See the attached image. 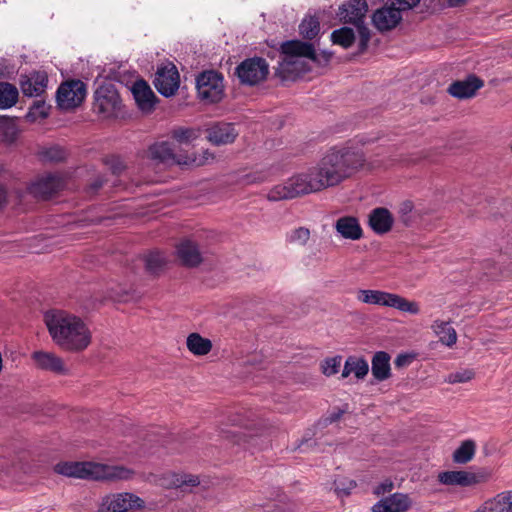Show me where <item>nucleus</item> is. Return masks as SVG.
I'll return each instance as SVG.
<instances>
[{
  "mask_svg": "<svg viewBox=\"0 0 512 512\" xmlns=\"http://www.w3.org/2000/svg\"><path fill=\"white\" fill-rule=\"evenodd\" d=\"M18 89L7 82H0V109L14 106L18 100Z\"/></svg>",
  "mask_w": 512,
  "mask_h": 512,
  "instance_id": "nucleus-31",
  "label": "nucleus"
},
{
  "mask_svg": "<svg viewBox=\"0 0 512 512\" xmlns=\"http://www.w3.org/2000/svg\"><path fill=\"white\" fill-rule=\"evenodd\" d=\"M320 31V23L316 17L307 16L299 25L300 34L309 40L314 39Z\"/></svg>",
  "mask_w": 512,
  "mask_h": 512,
  "instance_id": "nucleus-33",
  "label": "nucleus"
},
{
  "mask_svg": "<svg viewBox=\"0 0 512 512\" xmlns=\"http://www.w3.org/2000/svg\"><path fill=\"white\" fill-rule=\"evenodd\" d=\"M86 97V86L80 80L62 83L56 94L57 105L62 110H72L78 107Z\"/></svg>",
  "mask_w": 512,
  "mask_h": 512,
  "instance_id": "nucleus-12",
  "label": "nucleus"
},
{
  "mask_svg": "<svg viewBox=\"0 0 512 512\" xmlns=\"http://www.w3.org/2000/svg\"><path fill=\"white\" fill-rule=\"evenodd\" d=\"M335 230L345 239L358 240L362 237V229L355 217L343 216L335 222Z\"/></svg>",
  "mask_w": 512,
  "mask_h": 512,
  "instance_id": "nucleus-24",
  "label": "nucleus"
},
{
  "mask_svg": "<svg viewBox=\"0 0 512 512\" xmlns=\"http://www.w3.org/2000/svg\"><path fill=\"white\" fill-rule=\"evenodd\" d=\"M310 238V231L305 227H299L297 229L292 230L287 235V240L290 243L305 245Z\"/></svg>",
  "mask_w": 512,
  "mask_h": 512,
  "instance_id": "nucleus-38",
  "label": "nucleus"
},
{
  "mask_svg": "<svg viewBox=\"0 0 512 512\" xmlns=\"http://www.w3.org/2000/svg\"><path fill=\"white\" fill-rule=\"evenodd\" d=\"M187 349L195 356H205L212 350L210 339L202 337L199 333H191L186 339Z\"/></svg>",
  "mask_w": 512,
  "mask_h": 512,
  "instance_id": "nucleus-27",
  "label": "nucleus"
},
{
  "mask_svg": "<svg viewBox=\"0 0 512 512\" xmlns=\"http://www.w3.org/2000/svg\"><path fill=\"white\" fill-rule=\"evenodd\" d=\"M93 108L103 118L117 115L121 108V100L113 83L104 82L97 87L94 93Z\"/></svg>",
  "mask_w": 512,
  "mask_h": 512,
  "instance_id": "nucleus-9",
  "label": "nucleus"
},
{
  "mask_svg": "<svg viewBox=\"0 0 512 512\" xmlns=\"http://www.w3.org/2000/svg\"><path fill=\"white\" fill-rule=\"evenodd\" d=\"M180 262L188 267H195L202 262V253L198 245L191 239H184L176 247Z\"/></svg>",
  "mask_w": 512,
  "mask_h": 512,
  "instance_id": "nucleus-22",
  "label": "nucleus"
},
{
  "mask_svg": "<svg viewBox=\"0 0 512 512\" xmlns=\"http://www.w3.org/2000/svg\"><path fill=\"white\" fill-rule=\"evenodd\" d=\"M316 59L315 50L310 43L299 40L283 42L281 45V61L276 74L283 80L294 79L310 69L309 61Z\"/></svg>",
  "mask_w": 512,
  "mask_h": 512,
  "instance_id": "nucleus-3",
  "label": "nucleus"
},
{
  "mask_svg": "<svg viewBox=\"0 0 512 512\" xmlns=\"http://www.w3.org/2000/svg\"><path fill=\"white\" fill-rule=\"evenodd\" d=\"M483 86V81L478 77L471 75L464 80L453 82L448 92L455 98L466 99L473 97L477 90Z\"/></svg>",
  "mask_w": 512,
  "mask_h": 512,
  "instance_id": "nucleus-21",
  "label": "nucleus"
},
{
  "mask_svg": "<svg viewBox=\"0 0 512 512\" xmlns=\"http://www.w3.org/2000/svg\"><path fill=\"white\" fill-rule=\"evenodd\" d=\"M392 488H393V483L389 480H386L375 488L374 493L376 495H381L386 492H390L392 490Z\"/></svg>",
  "mask_w": 512,
  "mask_h": 512,
  "instance_id": "nucleus-46",
  "label": "nucleus"
},
{
  "mask_svg": "<svg viewBox=\"0 0 512 512\" xmlns=\"http://www.w3.org/2000/svg\"><path fill=\"white\" fill-rule=\"evenodd\" d=\"M164 263V257L159 252L150 253L146 257V267L153 273H156L164 265Z\"/></svg>",
  "mask_w": 512,
  "mask_h": 512,
  "instance_id": "nucleus-41",
  "label": "nucleus"
},
{
  "mask_svg": "<svg viewBox=\"0 0 512 512\" xmlns=\"http://www.w3.org/2000/svg\"><path fill=\"white\" fill-rule=\"evenodd\" d=\"M334 485H335V492L339 496H347L356 487V482L351 479L342 478V479L335 480Z\"/></svg>",
  "mask_w": 512,
  "mask_h": 512,
  "instance_id": "nucleus-40",
  "label": "nucleus"
},
{
  "mask_svg": "<svg viewBox=\"0 0 512 512\" xmlns=\"http://www.w3.org/2000/svg\"><path fill=\"white\" fill-rule=\"evenodd\" d=\"M130 90L141 111L150 112L153 110L156 96L146 81L142 79L135 81Z\"/></svg>",
  "mask_w": 512,
  "mask_h": 512,
  "instance_id": "nucleus-18",
  "label": "nucleus"
},
{
  "mask_svg": "<svg viewBox=\"0 0 512 512\" xmlns=\"http://www.w3.org/2000/svg\"><path fill=\"white\" fill-rule=\"evenodd\" d=\"M199 483L196 477L183 476L176 473H167L159 479V485L164 488H179L184 485L195 486Z\"/></svg>",
  "mask_w": 512,
  "mask_h": 512,
  "instance_id": "nucleus-30",
  "label": "nucleus"
},
{
  "mask_svg": "<svg viewBox=\"0 0 512 512\" xmlns=\"http://www.w3.org/2000/svg\"><path fill=\"white\" fill-rule=\"evenodd\" d=\"M420 0H389V4L377 9L372 22L379 31H389L402 20V12L415 7Z\"/></svg>",
  "mask_w": 512,
  "mask_h": 512,
  "instance_id": "nucleus-8",
  "label": "nucleus"
},
{
  "mask_svg": "<svg viewBox=\"0 0 512 512\" xmlns=\"http://www.w3.org/2000/svg\"><path fill=\"white\" fill-rule=\"evenodd\" d=\"M49 106L43 101H36L29 109L27 113V119L31 122H35L44 119L49 114Z\"/></svg>",
  "mask_w": 512,
  "mask_h": 512,
  "instance_id": "nucleus-36",
  "label": "nucleus"
},
{
  "mask_svg": "<svg viewBox=\"0 0 512 512\" xmlns=\"http://www.w3.org/2000/svg\"><path fill=\"white\" fill-rule=\"evenodd\" d=\"M65 185L64 178L59 174L47 173L36 178L28 187L29 193L35 198L48 199L59 192Z\"/></svg>",
  "mask_w": 512,
  "mask_h": 512,
  "instance_id": "nucleus-14",
  "label": "nucleus"
},
{
  "mask_svg": "<svg viewBox=\"0 0 512 512\" xmlns=\"http://www.w3.org/2000/svg\"><path fill=\"white\" fill-rule=\"evenodd\" d=\"M47 82L48 77L45 72H34L21 78L20 87L26 96H39L45 91Z\"/></svg>",
  "mask_w": 512,
  "mask_h": 512,
  "instance_id": "nucleus-23",
  "label": "nucleus"
},
{
  "mask_svg": "<svg viewBox=\"0 0 512 512\" xmlns=\"http://www.w3.org/2000/svg\"><path fill=\"white\" fill-rule=\"evenodd\" d=\"M369 371L368 362L363 358L350 356L346 359L342 371V377L346 378L350 374H354L356 378L363 379Z\"/></svg>",
  "mask_w": 512,
  "mask_h": 512,
  "instance_id": "nucleus-28",
  "label": "nucleus"
},
{
  "mask_svg": "<svg viewBox=\"0 0 512 512\" xmlns=\"http://www.w3.org/2000/svg\"><path fill=\"white\" fill-rule=\"evenodd\" d=\"M1 3H5V0H0V4H1Z\"/></svg>",
  "mask_w": 512,
  "mask_h": 512,
  "instance_id": "nucleus-53",
  "label": "nucleus"
},
{
  "mask_svg": "<svg viewBox=\"0 0 512 512\" xmlns=\"http://www.w3.org/2000/svg\"><path fill=\"white\" fill-rule=\"evenodd\" d=\"M238 132L231 123H216L207 129V139L214 145H226L234 142Z\"/></svg>",
  "mask_w": 512,
  "mask_h": 512,
  "instance_id": "nucleus-20",
  "label": "nucleus"
},
{
  "mask_svg": "<svg viewBox=\"0 0 512 512\" xmlns=\"http://www.w3.org/2000/svg\"><path fill=\"white\" fill-rule=\"evenodd\" d=\"M475 443L472 440L464 441L454 452L453 460L456 463L464 464L469 462L475 454Z\"/></svg>",
  "mask_w": 512,
  "mask_h": 512,
  "instance_id": "nucleus-34",
  "label": "nucleus"
},
{
  "mask_svg": "<svg viewBox=\"0 0 512 512\" xmlns=\"http://www.w3.org/2000/svg\"><path fill=\"white\" fill-rule=\"evenodd\" d=\"M407 362V357L406 356H403V355H399L396 360H395V364L396 366H402L404 365L405 363Z\"/></svg>",
  "mask_w": 512,
  "mask_h": 512,
  "instance_id": "nucleus-48",
  "label": "nucleus"
},
{
  "mask_svg": "<svg viewBox=\"0 0 512 512\" xmlns=\"http://www.w3.org/2000/svg\"><path fill=\"white\" fill-rule=\"evenodd\" d=\"M179 84V73L174 64L168 63L157 69L154 85L161 95L165 97L174 95Z\"/></svg>",
  "mask_w": 512,
  "mask_h": 512,
  "instance_id": "nucleus-15",
  "label": "nucleus"
},
{
  "mask_svg": "<svg viewBox=\"0 0 512 512\" xmlns=\"http://www.w3.org/2000/svg\"><path fill=\"white\" fill-rule=\"evenodd\" d=\"M6 190L3 187H0V208L6 203Z\"/></svg>",
  "mask_w": 512,
  "mask_h": 512,
  "instance_id": "nucleus-47",
  "label": "nucleus"
},
{
  "mask_svg": "<svg viewBox=\"0 0 512 512\" xmlns=\"http://www.w3.org/2000/svg\"><path fill=\"white\" fill-rule=\"evenodd\" d=\"M268 174L265 171H257L246 175L245 182L248 184L261 183L267 180Z\"/></svg>",
  "mask_w": 512,
  "mask_h": 512,
  "instance_id": "nucleus-45",
  "label": "nucleus"
},
{
  "mask_svg": "<svg viewBox=\"0 0 512 512\" xmlns=\"http://www.w3.org/2000/svg\"><path fill=\"white\" fill-rule=\"evenodd\" d=\"M465 2H466V0H448V4L451 7L459 6L461 4H464Z\"/></svg>",
  "mask_w": 512,
  "mask_h": 512,
  "instance_id": "nucleus-49",
  "label": "nucleus"
},
{
  "mask_svg": "<svg viewBox=\"0 0 512 512\" xmlns=\"http://www.w3.org/2000/svg\"><path fill=\"white\" fill-rule=\"evenodd\" d=\"M236 73L241 83L253 86L267 78L269 65L261 57L248 58L237 66Z\"/></svg>",
  "mask_w": 512,
  "mask_h": 512,
  "instance_id": "nucleus-11",
  "label": "nucleus"
},
{
  "mask_svg": "<svg viewBox=\"0 0 512 512\" xmlns=\"http://www.w3.org/2000/svg\"><path fill=\"white\" fill-rule=\"evenodd\" d=\"M356 299L362 304L376 305L397 309L400 312L417 315L420 313L418 302L383 290L359 289L356 291Z\"/></svg>",
  "mask_w": 512,
  "mask_h": 512,
  "instance_id": "nucleus-5",
  "label": "nucleus"
},
{
  "mask_svg": "<svg viewBox=\"0 0 512 512\" xmlns=\"http://www.w3.org/2000/svg\"><path fill=\"white\" fill-rule=\"evenodd\" d=\"M411 505L412 501L407 494L394 493L374 504L372 512H406Z\"/></svg>",
  "mask_w": 512,
  "mask_h": 512,
  "instance_id": "nucleus-19",
  "label": "nucleus"
},
{
  "mask_svg": "<svg viewBox=\"0 0 512 512\" xmlns=\"http://www.w3.org/2000/svg\"><path fill=\"white\" fill-rule=\"evenodd\" d=\"M143 500L131 493L111 494L103 498L98 512H127L132 508H140Z\"/></svg>",
  "mask_w": 512,
  "mask_h": 512,
  "instance_id": "nucleus-16",
  "label": "nucleus"
},
{
  "mask_svg": "<svg viewBox=\"0 0 512 512\" xmlns=\"http://www.w3.org/2000/svg\"><path fill=\"white\" fill-rule=\"evenodd\" d=\"M432 329L442 344L451 347L456 343L457 333L448 322L436 320L432 324Z\"/></svg>",
  "mask_w": 512,
  "mask_h": 512,
  "instance_id": "nucleus-29",
  "label": "nucleus"
},
{
  "mask_svg": "<svg viewBox=\"0 0 512 512\" xmlns=\"http://www.w3.org/2000/svg\"><path fill=\"white\" fill-rule=\"evenodd\" d=\"M501 510L503 512H512V491L497 495Z\"/></svg>",
  "mask_w": 512,
  "mask_h": 512,
  "instance_id": "nucleus-44",
  "label": "nucleus"
},
{
  "mask_svg": "<svg viewBox=\"0 0 512 512\" xmlns=\"http://www.w3.org/2000/svg\"><path fill=\"white\" fill-rule=\"evenodd\" d=\"M475 512H503L498 497L485 501Z\"/></svg>",
  "mask_w": 512,
  "mask_h": 512,
  "instance_id": "nucleus-43",
  "label": "nucleus"
},
{
  "mask_svg": "<svg viewBox=\"0 0 512 512\" xmlns=\"http://www.w3.org/2000/svg\"><path fill=\"white\" fill-rule=\"evenodd\" d=\"M198 136V131L191 128H177L171 132V137L179 144H189Z\"/></svg>",
  "mask_w": 512,
  "mask_h": 512,
  "instance_id": "nucleus-35",
  "label": "nucleus"
},
{
  "mask_svg": "<svg viewBox=\"0 0 512 512\" xmlns=\"http://www.w3.org/2000/svg\"><path fill=\"white\" fill-rule=\"evenodd\" d=\"M44 321L54 343L65 351L81 352L91 343L90 328L75 314L50 310L44 314Z\"/></svg>",
  "mask_w": 512,
  "mask_h": 512,
  "instance_id": "nucleus-2",
  "label": "nucleus"
},
{
  "mask_svg": "<svg viewBox=\"0 0 512 512\" xmlns=\"http://www.w3.org/2000/svg\"><path fill=\"white\" fill-rule=\"evenodd\" d=\"M357 142L360 143L361 145H365L366 143H368V140L365 137H357Z\"/></svg>",
  "mask_w": 512,
  "mask_h": 512,
  "instance_id": "nucleus-50",
  "label": "nucleus"
},
{
  "mask_svg": "<svg viewBox=\"0 0 512 512\" xmlns=\"http://www.w3.org/2000/svg\"><path fill=\"white\" fill-rule=\"evenodd\" d=\"M41 157L45 161L59 162L65 159L66 151L60 146H52L41 151Z\"/></svg>",
  "mask_w": 512,
  "mask_h": 512,
  "instance_id": "nucleus-37",
  "label": "nucleus"
},
{
  "mask_svg": "<svg viewBox=\"0 0 512 512\" xmlns=\"http://www.w3.org/2000/svg\"><path fill=\"white\" fill-rule=\"evenodd\" d=\"M473 377L474 372L470 369H465L449 374L446 378V382L450 384L464 383L470 381Z\"/></svg>",
  "mask_w": 512,
  "mask_h": 512,
  "instance_id": "nucleus-42",
  "label": "nucleus"
},
{
  "mask_svg": "<svg viewBox=\"0 0 512 512\" xmlns=\"http://www.w3.org/2000/svg\"><path fill=\"white\" fill-rule=\"evenodd\" d=\"M342 358L335 356L325 359L321 364V369L324 375L332 376L335 375L341 367Z\"/></svg>",
  "mask_w": 512,
  "mask_h": 512,
  "instance_id": "nucleus-39",
  "label": "nucleus"
},
{
  "mask_svg": "<svg viewBox=\"0 0 512 512\" xmlns=\"http://www.w3.org/2000/svg\"><path fill=\"white\" fill-rule=\"evenodd\" d=\"M149 158L157 164L180 166L196 165L201 166L213 160V155L205 151L201 157L189 156L177 153L173 148V144L169 141H159L152 144L148 150Z\"/></svg>",
  "mask_w": 512,
  "mask_h": 512,
  "instance_id": "nucleus-6",
  "label": "nucleus"
},
{
  "mask_svg": "<svg viewBox=\"0 0 512 512\" xmlns=\"http://www.w3.org/2000/svg\"><path fill=\"white\" fill-rule=\"evenodd\" d=\"M491 476V472L485 468L479 469L476 472L445 471L439 473L438 481L444 485L468 487L484 483L488 481Z\"/></svg>",
  "mask_w": 512,
  "mask_h": 512,
  "instance_id": "nucleus-13",
  "label": "nucleus"
},
{
  "mask_svg": "<svg viewBox=\"0 0 512 512\" xmlns=\"http://www.w3.org/2000/svg\"><path fill=\"white\" fill-rule=\"evenodd\" d=\"M58 474L87 480H128L133 471L124 466L95 462H63L55 466Z\"/></svg>",
  "mask_w": 512,
  "mask_h": 512,
  "instance_id": "nucleus-4",
  "label": "nucleus"
},
{
  "mask_svg": "<svg viewBox=\"0 0 512 512\" xmlns=\"http://www.w3.org/2000/svg\"><path fill=\"white\" fill-rule=\"evenodd\" d=\"M368 11L365 0H346L339 6L337 16L341 22L353 24L358 32L359 50L365 51L371 38V32L364 23Z\"/></svg>",
  "mask_w": 512,
  "mask_h": 512,
  "instance_id": "nucleus-7",
  "label": "nucleus"
},
{
  "mask_svg": "<svg viewBox=\"0 0 512 512\" xmlns=\"http://www.w3.org/2000/svg\"><path fill=\"white\" fill-rule=\"evenodd\" d=\"M6 174V170L2 164H0V178Z\"/></svg>",
  "mask_w": 512,
  "mask_h": 512,
  "instance_id": "nucleus-51",
  "label": "nucleus"
},
{
  "mask_svg": "<svg viewBox=\"0 0 512 512\" xmlns=\"http://www.w3.org/2000/svg\"><path fill=\"white\" fill-rule=\"evenodd\" d=\"M120 166H121V163H119V165H118V166H115V167H114V173H119V172H120V170H121V167H120Z\"/></svg>",
  "mask_w": 512,
  "mask_h": 512,
  "instance_id": "nucleus-52",
  "label": "nucleus"
},
{
  "mask_svg": "<svg viewBox=\"0 0 512 512\" xmlns=\"http://www.w3.org/2000/svg\"><path fill=\"white\" fill-rule=\"evenodd\" d=\"M330 39L333 44L339 45L345 49L352 46L355 42V33L354 30L350 27H341L339 29L334 30L331 33Z\"/></svg>",
  "mask_w": 512,
  "mask_h": 512,
  "instance_id": "nucleus-32",
  "label": "nucleus"
},
{
  "mask_svg": "<svg viewBox=\"0 0 512 512\" xmlns=\"http://www.w3.org/2000/svg\"><path fill=\"white\" fill-rule=\"evenodd\" d=\"M365 163L364 154L352 147H333L315 164L275 185L267 194L270 201L293 199L338 186Z\"/></svg>",
  "mask_w": 512,
  "mask_h": 512,
  "instance_id": "nucleus-1",
  "label": "nucleus"
},
{
  "mask_svg": "<svg viewBox=\"0 0 512 512\" xmlns=\"http://www.w3.org/2000/svg\"><path fill=\"white\" fill-rule=\"evenodd\" d=\"M35 365L42 370H47L56 374L65 375L68 373L63 359L55 353L46 351H36L32 354Z\"/></svg>",
  "mask_w": 512,
  "mask_h": 512,
  "instance_id": "nucleus-17",
  "label": "nucleus"
},
{
  "mask_svg": "<svg viewBox=\"0 0 512 512\" xmlns=\"http://www.w3.org/2000/svg\"><path fill=\"white\" fill-rule=\"evenodd\" d=\"M393 224L391 213L385 208H376L369 215V225L378 234L388 232Z\"/></svg>",
  "mask_w": 512,
  "mask_h": 512,
  "instance_id": "nucleus-25",
  "label": "nucleus"
},
{
  "mask_svg": "<svg viewBox=\"0 0 512 512\" xmlns=\"http://www.w3.org/2000/svg\"><path fill=\"white\" fill-rule=\"evenodd\" d=\"M198 96L207 103H217L224 95L223 77L215 71H204L196 79Z\"/></svg>",
  "mask_w": 512,
  "mask_h": 512,
  "instance_id": "nucleus-10",
  "label": "nucleus"
},
{
  "mask_svg": "<svg viewBox=\"0 0 512 512\" xmlns=\"http://www.w3.org/2000/svg\"><path fill=\"white\" fill-rule=\"evenodd\" d=\"M372 375L378 381H384L391 376L390 355L384 351L374 354L372 361Z\"/></svg>",
  "mask_w": 512,
  "mask_h": 512,
  "instance_id": "nucleus-26",
  "label": "nucleus"
}]
</instances>
